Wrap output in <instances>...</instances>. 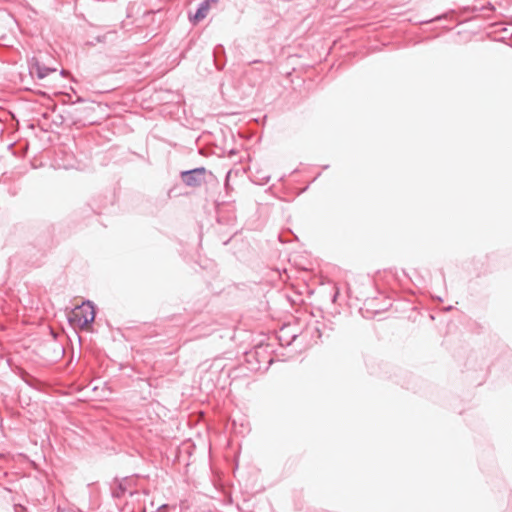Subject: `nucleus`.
Returning a JSON list of instances; mask_svg holds the SVG:
<instances>
[{"mask_svg": "<svg viewBox=\"0 0 512 512\" xmlns=\"http://www.w3.org/2000/svg\"><path fill=\"white\" fill-rule=\"evenodd\" d=\"M49 349H52L54 352L53 360L61 359L64 356L65 349L64 346L56 341H51L47 344Z\"/></svg>", "mask_w": 512, "mask_h": 512, "instance_id": "nucleus-8", "label": "nucleus"}, {"mask_svg": "<svg viewBox=\"0 0 512 512\" xmlns=\"http://www.w3.org/2000/svg\"><path fill=\"white\" fill-rule=\"evenodd\" d=\"M213 61L217 70L221 71L226 65V54L223 45L218 44L213 49Z\"/></svg>", "mask_w": 512, "mask_h": 512, "instance_id": "nucleus-7", "label": "nucleus"}, {"mask_svg": "<svg viewBox=\"0 0 512 512\" xmlns=\"http://www.w3.org/2000/svg\"><path fill=\"white\" fill-rule=\"evenodd\" d=\"M261 61L260 60H254L252 62H250L249 64L252 65V64H260Z\"/></svg>", "mask_w": 512, "mask_h": 512, "instance_id": "nucleus-12", "label": "nucleus"}, {"mask_svg": "<svg viewBox=\"0 0 512 512\" xmlns=\"http://www.w3.org/2000/svg\"><path fill=\"white\" fill-rule=\"evenodd\" d=\"M58 512H63V511H59V510H58Z\"/></svg>", "mask_w": 512, "mask_h": 512, "instance_id": "nucleus-16", "label": "nucleus"}, {"mask_svg": "<svg viewBox=\"0 0 512 512\" xmlns=\"http://www.w3.org/2000/svg\"><path fill=\"white\" fill-rule=\"evenodd\" d=\"M130 477H115L111 483V495L115 499L122 498L128 490Z\"/></svg>", "mask_w": 512, "mask_h": 512, "instance_id": "nucleus-5", "label": "nucleus"}, {"mask_svg": "<svg viewBox=\"0 0 512 512\" xmlns=\"http://www.w3.org/2000/svg\"><path fill=\"white\" fill-rule=\"evenodd\" d=\"M338 294H339V293H338V291H336V292L334 293V295H333V299H332V300H333V302H335V301H336V298H337Z\"/></svg>", "mask_w": 512, "mask_h": 512, "instance_id": "nucleus-13", "label": "nucleus"}, {"mask_svg": "<svg viewBox=\"0 0 512 512\" xmlns=\"http://www.w3.org/2000/svg\"><path fill=\"white\" fill-rule=\"evenodd\" d=\"M211 3H217V0H204L201 3H199L195 13L189 14L190 20L194 23H198L201 20H203L208 14Z\"/></svg>", "mask_w": 512, "mask_h": 512, "instance_id": "nucleus-6", "label": "nucleus"}, {"mask_svg": "<svg viewBox=\"0 0 512 512\" xmlns=\"http://www.w3.org/2000/svg\"><path fill=\"white\" fill-rule=\"evenodd\" d=\"M264 356H268V355L265 353V350H264L260 355H258V358H259V359H261V360H263V357H264Z\"/></svg>", "mask_w": 512, "mask_h": 512, "instance_id": "nucleus-11", "label": "nucleus"}, {"mask_svg": "<svg viewBox=\"0 0 512 512\" xmlns=\"http://www.w3.org/2000/svg\"><path fill=\"white\" fill-rule=\"evenodd\" d=\"M263 351L264 347L259 345L245 354L246 361L251 365V369L260 370L262 369V365H264V370H267L271 365L273 361L271 356H264L263 360L258 358V355H260Z\"/></svg>", "mask_w": 512, "mask_h": 512, "instance_id": "nucleus-2", "label": "nucleus"}, {"mask_svg": "<svg viewBox=\"0 0 512 512\" xmlns=\"http://www.w3.org/2000/svg\"><path fill=\"white\" fill-rule=\"evenodd\" d=\"M279 340L281 342V345H284L283 342H282V337H279Z\"/></svg>", "mask_w": 512, "mask_h": 512, "instance_id": "nucleus-15", "label": "nucleus"}, {"mask_svg": "<svg viewBox=\"0 0 512 512\" xmlns=\"http://www.w3.org/2000/svg\"><path fill=\"white\" fill-rule=\"evenodd\" d=\"M441 18H442L441 16H438V17H436V18H435V19H433V20H430V21H426V23H428V22H431V21H436V20H440Z\"/></svg>", "mask_w": 512, "mask_h": 512, "instance_id": "nucleus-14", "label": "nucleus"}, {"mask_svg": "<svg viewBox=\"0 0 512 512\" xmlns=\"http://www.w3.org/2000/svg\"><path fill=\"white\" fill-rule=\"evenodd\" d=\"M28 68L30 75L38 79H44L50 73L56 72L55 68L45 66L36 57H32L28 61Z\"/></svg>", "mask_w": 512, "mask_h": 512, "instance_id": "nucleus-4", "label": "nucleus"}, {"mask_svg": "<svg viewBox=\"0 0 512 512\" xmlns=\"http://www.w3.org/2000/svg\"><path fill=\"white\" fill-rule=\"evenodd\" d=\"M207 170L205 167H197L190 170H184L180 173L182 182L189 187H200L206 181Z\"/></svg>", "mask_w": 512, "mask_h": 512, "instance_id": "nucleus-1", "label": "nucleus"}, {"mask_svg": "<svg viewBox=\"0 0 512 512\" xmlns=\"http://www.w3.org/2000/svg\"><path fill=\"white\" fill-rule=\"evenodd\" d=\"M314 331L317 333V338L320 339L323 335L322 328L320 327V323L316 322V325L313 327Z\"/></svg>", "mask_w": 512, "mask_h": 512, "instance_id": "nucleus-9", "label": "nucleus"}, {"mask_svg": "<svg viewBox=\"0 0 512 512\" xmlns=\"http://www.w3.org/2000/svg\"><path fill=\"white\" fill-rule=\"evenodd\" d=\"M298 335L297 334H293L291 336V340L290 341H287V345H290L293 341H295L297 339Z\"/></svg>", "mask_w": 512, "mask_h": 512, "instance_id": "nucleus-10", "label": "nucleus"}, {"mask_svg": "<svg viewBox=\"0 0 512 512\" xmlns=\"http://www.w3.org/2000/svg\"><path fill=\"white\" fill-rule=\"evenodd\" d=\"M95 316V306L90 300L84 302L80 310L74 313V317L77 319L81 327H87L91 325L95 320Z\"/></svg>", "mask_w": 512, "mask_h": 512, "instance_id": "nucleus-3", "label": "nucleus"}]
</instances>
